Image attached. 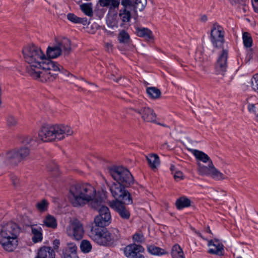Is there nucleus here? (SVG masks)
Masks as SVG:
<instances>
[{
	"instance_id": "20",
	"label": "nucleus",
	"mask_w": 258,
	"mask_h": 258,
	"mask_svg": "<svg viewBox=\"0 0 258 258\" xmlns=\"http://www.w3.org/2000/svg\"><path fill=\"white\" fill-rule=\"evenodd\" d=\"M136 33L139 37L144 38L146 40L153 39L152 32L149 29L144 27L136 28Z\"/></svg>"
},
{
	"instance_id": "5",
	"label": "nucleus",
	"mask_w": 258,
	"mask_h": 258,
	"mask_svg": "<svg viewBox=\"0 0 258 258\" xmlns=\"http://www.w3.org/2000/svg\"><path fill=\"white\" fill-rule=\"evenodd\" d=\"M90 236L94 241L100 245L111 246L119 239L120 234L118 230L116 228L109 231L104 228L93 227Z\"/></svg>"
},
{
	"instance_id": "22",
	"label": "nucleus",
	"mask_w": 258,
	"mask_h": 258,
	"mask_svg": "<svg viewBox=\"0 0 258 258\" xmlns=\"http://www.w3.org/2000/svg\"><path fill=\"white\" fill-rule=\"evenodd\" d=\"M146 159L149 166L152 169H156L160 165L159 157L157 154H149L146 156Z\"/></svg>"
},
{
	"instance_id": "31",
	"label": "nucleus",
	"mask_w": 258,
	"mask_h": 258,
	"mask_svg": "<svg viewBox=\"0 0 258 258\" xmlns=\"http://www.w3.org/2000/svg\"><path fill=\"white\" fill-rule=\"evenodd\" d=\"M242 40L244 46L246 48H250L252 45V39L250 34L247 32L242 34Z\"/></svg>"
},
{
	"instance_id": "13",
	"label": "nucleus",
	"mask_w": 258,
	"mask_h": 258,
	"mask_svg": "<svg viewBox=\"0 0 258 258\" xmlns=\"http://www.w3.org/2000/svg\"><path fill=\"white\" fill-rule=\"evenodd\" d=\"M132 109L139 113L144 121L155 122L156 114L152 108L146 105L142 104Z\"/></svg>"
},
{
	"instance_id": "18",
	"label": "nucleus",
	"mask_w": 258,
	"mask_h": 258,
	"mask_svg": "<svg viewBox=\"0 0 258 258\" xmlns=\"http://www.w3.org/2000/svg\"><path fill=\"white\" fill-rule=\"evenodd\" d=\"M208 245L209 246H213L214 248H210L208 252L210 254H216L219 256H222L224 255V245L218 240L216 239H211L209 241Z\"/></svg>"
},
{
	"instance_id": "9",
	"label": "nucleus",
	"mask_w": 258,
	"mask_h": 258,
	"mask_svg": "<svg viewBox=\"0 0 258 258\" xmlns=\"http://www.w3.org/2000/svg\"><path fill=\"white\" fill-rule=\"evenodd\" d=\"M71 51V41L67 38H62L56 45L49 46L46 50L47 58H55L62 53L65 55L69 54Z\"/></svg>"
},
{
	"instance_id": "54",
	"label": "nucleus",
	"mask_w": 258,
	"mask_h": 258,
	"mask_svg": "<svg viewBox=\"0 0 258 258\" xmlns=\"http://www.w3.org/2000/svg\"><path fill=\"white\" fill-rule=\"evenodd\" d=\"M207 232L208 233H211V230L210 229V228L208 227V229H207Z\"/></svg>"
},
{
	"instance_id": "28",
	"label": "nucleus",
	"mask_w": 258,
	"mask_h": 258,
	"mask_svg": "<svg viewBox=\"0 0 258 258\" xmlns=\"http://www.w3.org/2000/svg\"><path fill=\"white\" fill-rule=\"evenodd\" d=\"M171 255L173 258H184L183 250L178 244H175L172 247Z\"/></svg>"
},
{
	"instance_id": "32",
	"label": "nucleus",
	"mask_w": 258,
	"mask_h": 258,
	"mask_svg": "<svg viewBox=\"0 0 258 258\" xmlns=\"http://www.w3.org/2000/svg\"><path fill=\"white\" fill-rule=\"evenodd\" d=\"M210 176L215 180H221L225 179V176L223 173L217 169L213 165L211 169Z\"/></svg>"
},
{
	"instance_id": "11",
	"label": "nucleus",
	"mask_w": 258,
	"mask_h": 258,
	"mask_svg": "<svg viewBox=\"0 0 258 258\" xmlns=\"http://www.w3.org/2000/svg\"><path fill=\"white\" fill-rule=\"evenodd\" d=\"M94 209L99 212V215L94 218L95 225L100 227V228H103L109 225L110 223L111 215L108 208L105 205V201L102 202L101 205Z\"/></svg>"
},
{
	"instance_id": "41",
	"label": "nucleus",
	"mask_w": 258,
	"mask_h": 258,
	"mask_svg": "<svg viewBox=\"0 0 258 258\" xmlns=\"http://www.w3.org/2000/svg\"><path fill=\"white\" fill-rule=\"evenodd\" d=\"M251 87L255 91L258 92V74L254 75L251 80Z\"/></svg>"
},
{
	"instance_id": "34",
	"label": "nucleus",
	"mask_w": 258,
	"mask_h": 258,
	"mask_svg": "<svg viewBox=\"0 0 258 258\" xmlns=\"http://www.w3.org/2000/svg\"><path fill=\"white\" fill-rule=\"evenodd\" d=\"M213 166V164L212 161H211L208 166H201L199 165V171L202 175L210 176L211 174L212 167Z\"/></svg>"
},
{
	"instance_id": "23",
	"label": "nucleus",
	"mask_w": 258,
	"mask_h": 258,
	"mask_svg": "<svg viewBox=\"0 0 258 258\" xmlns=\"http://www.w3.org/2000/svg\"><path fill=\"white\" fill-rule=\"evenodd\" d=\"M119 3L120 0H99L100 6L109 8V11L117 8Z\"/></svg>"
},
{
	"instance_id": "25",
	"label": "nucleus",
	"mask_w": 258,
	"mask_h": 258,
	"mask_svg": "<svg viewBox=\"0 0 258 258\" xmlns=\"http://www.w3.org/2000/svg\"><path fill=\"white\" fill-rule=\"evenodd\" d=\"M147 249L149 253L154 255L160 256L167 253L165 249L152 244L147 245Z\"/></svg>"
},
{
	"instance_id": "50",
	"label": "nucleus",
	"mask_w": 258,
	"mask_h": 258,
	"mask_svg": "<svg viewBox=\"0 0 258 258\" xmlns=\"http://www.w3.org/2000/svg\"><path fill=\"white\" fill-rule=\"evenodd\" d=\"M252 7H253L254 11L255 13L258 14V6H255L254 5V4H252Z\"/></svg>"
},
{
	"instance_id": "48",
	"label": "nucleus",
	"mask_w": 258,
	"mask_h": 258,
	"mask_svg": "<svg viewBox=\"0 0 258 258\" xmlns=\"http://www.w3.org/2000/svg\"><path fill=\"white\" fill-rule=\"evenodd\" d=\"M110 79H112V80L116 82H118L119 80L121 79V76L117 75V77H116L114 74H111Z\"/></svg>"
},
{
	"instance_id": "38",
	"label": "nucleus",
	"mask_w": 258,
	"mask_h": 258,
	"mask_svg": "<svg viewBox=\"0 0 258 258\" xmlns=\"http://www.w3.org/2000/svg\"><path fill=\"white\" fill-rule=\"evenodd\" d=\"M133 240L134 243H137L141 244L143 243L145 240L143 234L142 232L135 233L133 235Z\"/></svg>"
},
{
	"instance_id": "21",
	"label": "nucleus",
	"mask_w": 258,
	"mask_h": 258,
	"mask_svg": "<svg viewBox=\"0 0 258 258\" xmlns=\"http://www.w3.org/2000/svg\"><path fill=\"white\" fill-rule=\"evenodd\" d=\"M42 228L36 225L31 226V232L33 234L32 240L34 243L42 241L43 238Z\"/></svg>"
},
{
	"instance_id": "15",
	"label": "nucleus",
	"mask_w": 258,
	"mask_h": 258,
	"mask_svg": "<svg viewBox=\"0 0 258 258\" xmlns=\"http://www.w3.org/2000/svg\"><path fill=\"white\" fill-rule=\"evenodd\" d=\"M68 235L74 237L76 240H80L84 234V229L82 224L77 220H74L67 228Z\"/></svg>"
},
{
	"instance_id": "33",
	"label": "nucleus",
	"mask_w": 258,
	"mask_h": 258,
	"mask_svg": "<svg viewBox=\"0 0 258 258\" xmlns=\"http://www.w3.org/2000/svg\"><path fill=\"white\" fill-rule=\"evenodd\" d=\"M77 246L74 243H68L67 246L63 249L62 254L77 253Z\"/></svg>"
},
{
	"instance_id": "14",
	"label": "nucleus",
	"mask_w": 258,
	"mask_h": 258,
	"mask_svg": "<svg viewBox=\"0 0 258 258\" xmlns=\"http://www.w3.org/2000/svg\"><path fill=\"white\" fill-rule=\"evenodd\" d=\"M144 251L143 246L136 243L128 244L123 248L124 254L128 258H145L142 254Z\"/></svg>"
},
{
	"instance_id": "29",
	"label": "nucleus",
	"mask_w": 258,
	"mask_h": 258,
	"mask_svg": "<svg viewBox=\"0 0 258 258\" xmlns=\"http://www.w3.org/2000/svg\"><path fill=\"white\" fill-rule=\"evenodd\" d=\"M146 92L151 98L154 99L159 98L161 94L160 90L157 88L154 87L147 88Z\"/></svg>"
},
{
	"instance_id": "2",
	"label": "nucleus",
	"mask_w": 258,
	"mask_h": 258,
	"mask_svg": "<svg viewBox=\"0 0 258 258\" xmlns=\"http://www.w3.org/2000/svg\"><path fill=\"white\" fill-rule=\"evenodd\" d=\"M68 198L70 203L76 208L83 207L89 204L91 208L96 209L104 201L103 197L96 194L95 188L87 183L71 186Z\"/></svg>"
},
{
	"instance_id": "36",
	"label": "nucleus",
	"mask_w": 258,
	"mask_h": 258,
	"mask_svg": "<svg viewBox=\"0 0 258 258\" xmlns=\"http://www.w3.org/2000/svg\"><path fill=\"white\" fill-rule=\"evenodd\" d=\"M118 39L120 43H127L129 41L130 36L125 31H121L118 34Z\"/></svg>"
},
{
	"instance_id": "37",
	"label": "nucleus",
	"mask_w": 258,
	"mask_h": 258,
	"mask_svg": "<svg viewBox=\"0 0 258 258\" xmlns=\"http://www.w3.org/2000/svg\"><path fill=\"white\" fill-rule=\"evenodd\" d=\"M68 19L76 24H82L83 23V19L76 16L73 13H69L67 15Z\"/></svg>"
},
{
	"instance_id": "42",
	"label": "nucleus",
	"mask_w": 258,
	"mask_h": 258,
	"mask_svg": "<svg viewBox=\"0 0 258 258\" xmlns=\"http://www.w3.org/2000/svg\"><path fill=\"white\" fill-rule=\"evenodd\" d=\"M10 179L11 181L13 183V185L15 187H18L19 184V180L18 178V177L14 175V174H11L10 175Z\"/></svg>"
},
{
	"instance_id": "47",
	"label": "nucleus",
	"mask_w": 258,
	"mask_h": 258,
	"mask_svg": "<svg viewBox=\"0 0 258 258\" xmlns=\"http://www.w3.org/2000/svg\"><path fill=\"white\" fill-rule=\"evenodd\" d=\"M62 258H79L77 253L62 254Z\"/></svg>"
},
{
	"instance_id": "10",
	"label": "nucleus",
	"mask_w": 258,
	"mask_h": 258,
	"mask_svg": "<svg viewBox=\"0 0 258 258\" xmlns=\"http://www.w3.org/2000/svg\"><path fill=\"white\" fill-rule=\"evenodd\" d=\"M110 191L115 200L122 201L127 205L133 203L132 198L129 192L125 189V186L117 182L108 184Z\"/></svg>"
},
{
	"instance_id": "27",
	"label": "nucleus",
	"mask_w": 258,
	"mask_h": 258,
	"mask_svg": "<svg viewBox=\"0 0 258 258\" xmlns=\"http://www.w3.org/2000/svg\"><path fill=\"white\" fill-rule=\"evenodd\" d=\"M43 223L46 227L53 229L56 228L57 225L55 218L50 215L46 216L43 220Z\"/></svg>"
},
{
	"instance_id": "1",
	"label": "nucleus",
	"mask_w": 258,
	"mask_h": 258,
	"mask_svg": "<svg viewBox=\"0 0 258 258\" xmlns=\"http://www.w3.org/2000/svg\"><path fill=\"white\" fill-rule=\"evenodd\" d=\"M22 52L25 61L30 64L27 68L28 73L35 79L42 82H51L55 79L59 73H63V68L57 62L47 58L39 46L29 45L24 47Z\"/></svg>"
},
{
	"instance_id": "35",
	"label": "nucleus",
	"mask_w": 258,
	"mask_h": 258,
	"mask_svg": "<svg viewBox=\"0 0 258 258\" xmlns=\"http://www.w3.org/2000/svg\"><path fill=\"white\" fill-rule=\"evenodd\" d=\"M80 249L84 253H88L92 249V245L89 241L83 240L80 244Z\"/></svg>"
},
{
	"instance_id": "56",
	"label": "nucleus",
	"mask_w": 258,
	"mask_h": 258,
	"mask_svg": "<svg viewBox=\"0 0 258 258\" xmlns=\"http://www.w3.org/2000/svg\"><path fill=\"white\" fill-rule=\"evenodd\" d=\"M159 124H160V123H159ZM162 125H163V126H165V125H164V124H162Z\"/></svg>"
},
{
	"instance_id": "4",
	"label": "nucleus",
	"mask_w": 258,
	"mask_h": 258,
	"mask_svg": "<svg viewBox=\"0 0 258 258\" xmlns=\"http://www.w3.org/2000/svg\"><path fill=\"white\" fill-rule=\"evenodd\" d=\"M20 229L17 224L9 222L2 226L0 244L8 251H12L18 244L17 236Z\"/></svg>"
},
{
	"instance_id": "46",
	"label": "nucleus",
	"mask_w": 258,
	"mask_h": 258,
	"mask_svg": "<svg viewBox=\"0 0 258 258\" xmlns=\"http://www.w3.org/2000/svg\"><path fill=\"white\" fill-rule=\"evenodd\" d=\"M60 245V241L58 239H55L53 241L52 245L54 250H57Z\"/></svg>"
},
{
	"instance_id": "26",
	"label": "nucleus",
	"mask_w": 258,
	"mask_h": 258,
	"mask_svg": "<svg viewBox=\"0 0 258 258\" xmlns=\"http://www.w3.org/2000/svg\"><path fill=\"white\" fill-rule=\"evenodd\" d=\"M192 153L198 160L204 163L212 161L208 155L202 151L198 150H193Z\"/></svg>"
},
{
	"instance_id": "3",
	"label": "nucleus",
	"mask_w": 258,
	"mask_h": 258,
	"mask_svg": "<svg viewBox=\"0 0 258 258\" xmlns=\"http://www.w3.org/2000/svg\"><path fill=\"white\" fill-rule=\"evenodd\" d=\"M73 133V131L69 126L47 124L41 127L38 136L44 142H51L62 140L66 136L72 135Z\"/></svg>"
},
{
	"instance_id": "49",
	"label": "nucleus",
	"mask_w": 258,
	"mask_h": 258,
	"mask_svg": "<svg viewBox=\"0 0 258 258\" xmlns=\"http://www.w3.org/2000/svg\"><path fill=\"white\" fill-rule=\"evenodd\" d=\"M105 47L106 48V50L108 52H110L112 50L113 45L111 43H106L105 44Z\"/></svg>"
},
{
	"instance_id": "45",
	"label": "nucleus",
	"mask_w": 258,
	"mask_h": 258,
	"mask_svg": "<svg viewBox=\"0 0 258 258\" xmlns=\"http://www.w3.org/2000/svg\"><path fill=\"white\" fill-rule=\"evenodd\" d=\"M182 176L183 173L180 171H176L174 175L175 179L177 181L182 179Z\"/></svg>"
},
{
	"instance_id": "19",
	"label": "nucleus",
	"mask_w": 258,
	"mask_h": 258,
	"mask_svg": "<svg viewBox=\"0 0 258 258\" xmlns=\"http://www.w3.org/2000/svg\"><path fill=\"white\" fill-rule=\"evenodd\" d=\"M55 255V252L51 247L44 246L39 248L35 258H54Z\"/></svg>"
},
{
	"instance_id": "24",
	"label": "nucleus",
	"mask_w": 258,
	"mask_h": 258,
	"mask_svg": "<svg viewBox=\"0 0 258 258\" xmlns=\"http://www.w3.org/2000/svg\"><path fill=\"white\" fill-rule=\"evenodd\" d=\"M191 205V201L186 197H181L177 199L175 202L177 209L179 210L189 207Z\"/></svg>"
},
{
	"instance_id": "17",
	"label": "nucleus",
	"mask_w": 258,
	"mask_h": 258,
	"mask_svg": "<svg viewBox=\"0 0 258 258\" xmlns=\"http://www.w3.org/2000/svg\"><path fill=\"white\" fill-rule=\"evenodd\" d=\"M126 205L122 201L115 200L110 202V207L114 209L123 219L128 220L130 217V212L125 207Z\"/></svg>"
},
{
	"instance_id": "8",
	"label": "nucleus",
	"mask_w": 258,
	"mask_h": 258,
	"mask_svg": "<svg viewBox=\"0 0 258 258\" xmlns=\"http://www.w3.org/2000/svg\"><path fill=\"white\" fill-rule=\"evenodd\" d=\"M110 175L116 182L125 186L134 183V178L130 171L122 166H113L107 168Z\"/></svg>"
},
{
	"instance_id": "12",
	"label": "nucleus",
	"mask_w": 258,
	"mask_h": 258,
	"mask_svg": "<svg viewBox=\"0 0 258 258\" xmlns=\"http://www.w3.org/2000/svg\"><path fill=\"white\" fill-rule=\"evenodd\" d=\"M224 35L223 28L217 23L214 24L210 35V40L214 47H222L224 42Z\"/></svg>"
},
{
	"instance_id": "39",
	"label": "nucleus",
	"mask_w": 258,
	"mask_h": 258,
	"mask_svg": "<svg viewBox=\"0 0 258 258\" xmlns=\"http://www.w3.org/2000/svg\"><path fill=\"white\" fill-rule=\"evenodd\" d=\"M18 123L17 119L13 115H10L7 118V124L9 127H15Z\"/></svg>"
},
{
	"instance_id": "51",
	"label": "nucleus",
	"mask_w": 258,
	"mask_h": 258,
	"mask_svg": "<svg viewBox=\"0 0 258 258\" xmlns=\"http://www.w3.org/2000/svg\"><path fill=\"white\" fill-rule=\"evenodd\" d=\"M201 20L202 21L205 22L207 20V17L206 15H204L201 18Z\"/></svg>"
},
{
	"instance_id": "43",
	"label": "nucleus",
	"mask_w": 258,
	"mask_h": 258,
	"mask_svg": "<svg viewBox=\"0 0 258 258\" xmlns=\"http://www.w3.org/2000/svg\"><path fill=\"white\" fill-rule=\"evenodd\" d=\"M248 109L250 112L254 113V114L257 116L258 109H257L256 106L254 104H249L248 106Z\"/></svg>"
},
{
	"instance_id": "30",
	"label": "nucleus",
	"mask_w": 258,
	"mask_h": 258,
	"mask_svg": "<svg viewBox=\"0 0 258 258\" xmlns=\"http://www.w3.org/2000/svg\"><path fill=\"white\" fill-rule=\"evenodd\" d=\"M81 10L87 16L92 17L93 15L91 3H84L80 6Z\"/></svg>"
},
{
	"instance_id": "6",
	"label": "nucleus",
	"mask_w": 258,
	"mask_h": 258,
	"mask_svg": "<svg viewBox=\"0 0 258 258\" xmlns=\"http://www.w3.org/2000/svg\"><path fill=\"white\" fill-rule=\"evenodd\" d=\"M121 5L123 9L119 11V16L123 23L128 22L131 18V11L133 10L137 12L138 10L143 11L146 5V0H122Z\"/></svg>"
},
{
	"instance_id": "57",
	"label": "nucleus",
	"mask_w": 258,
	"mask_h": 258,
	"mask_svg": "<svg viewBox=\"0 0 258 258\" xmlns=\"http://www.w3.org/2000/svg\"><path fill=\"white\" fill-rule=\"evenodd\" d=\"M237 258H242L241 257L239 256V257H238Z\"/></svg>"
},
{
	"instance_id": "53",
	"label": "nucleus",
	"mask_w": 258,
	"mask_h": 258,
	"mask_svg": "<svg viewBox=\"0 0 258 258\" xmlns=\"http://www.w3.org/2000/svg\"><path fill=\"white\" fill-rule=\"evenodd\" d=\"M197 234H198V235L199 236H200V237H201L203 238L202 235V234H201V233L200 232H197Z\"/></svg>"
},
{
	"instance_id": "55",
	"label": "nucleus",
	"mask_w": 258,
	"mask_h": 258,
	"mask_svg": "<svg viewBox=\"0 0 258 258\" xmlns=\"http://www.w3.org/2000/svg\"><path fill=\"white\" fill-rule=\"evenodd\" d=\"M256 120L258 122V113H257V116H256Z\"/></svg>"
},
{
	"instance_id": "44",
	"label": "nucleus",
	"mask_w": 258,
	"mask_h": 258,
	"mask_svg": "<svg viewBox=\"0 0 258 258\" xmlns=\"http://www.w3.org/2000/svg\"><path fill=\"white\" fill-rule=\"evenodd\" d=\"M246 0H231L230 3L232 5H240L241 6H245Z\"/></svg>"
},
{
	"instance_id": "16",
	"label": "nucleus",
	"mask_w": 258,
	"mask_h": 258,
	"mask_svg": "<svg viewBox=\"0 0 258 258\" xmlns=\"http://www.w3.org/2000/svg\"><path fill=\"white\" fill-rule=\"evenodd\" d=\"M228 50L223 49L221 52L219 53L215 64V70L217 74L223 75L226 71L228 67Z\"/></svg>"
},
{
	"instance_id": "40",
	"label": "nucleus",
	"mask_w": 258,
	"mask_h": 258,
	"mask_svg": "<svg viewBox=\"0 0 258 258\" xmlns=\"http://www.w3.org/2000/svg\"><path fill=\"white\" fill-rule=\"evenodd\" d=\"M48 206V202L45 199L42 200L36 204L37 208L41 212L45 211L47 209Z\"/></svg>"
},
{
	"instance_id": "7",
	"label": "nucleus",
	"mask_w": 258,
	"mask_h": 258,
	"mask_svg": "<svg viewBox=\"0 0 258 258\" xmlns=\"http://www.w3.org/2000/svg\"><path fill=\"white\" fill-rule=\"evenodd\" d=\"M30 155V150L26 147L15 149L8 151L3 157V162L7 166H16L27 160Z\"/></svg>"
},
{
	"instance_id": "52",
	"label": "nucleus",
	"mask_w": 258,
	"mask_h": 258,
	"mask_svg": "<svg viewBox=\"0 0 258 258\" xmlns=\"http://www.w3.org/2000/svg\"><path fill=\"white\" fill-rule=\"evenodd\" d=\"M175 168V167L174 165H171V166H170L171 171H173L174 170Z\"/></svg>"
}]
</instances>
